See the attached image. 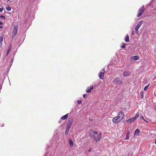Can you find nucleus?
Listing matches in <instances>:
<instances>
[{
    "instance_id": "1",
    "label": "nucleus",
    "mask_w": 156,
    "mask_h": 156,
    "mask_svg": "<svg viewBox=\"0 0 156 156\" xmlns=\"http://www.w3.org/2000/svg\"><path fill=\"white\" fill-rule=\"evenodd\" d=\"M89 135L93 140L98 141L101 139L102 136V133L101 132L98 133L97 132L90 130L88 132Z\"/></svg>"
},
{
    "instance_id": "2",
    "label": "nucleus",
    "mask_w": 156,
    "mask_h": 156,
    "mask_svg": "<svg viewBox=\"0 0 156 156\" xmlns=\"http://www.w3.org/2000/svg\"><path fill=\"white\" fill-rule=\"evenodd\" d=\"M139 116V113H138L136 114L135 117L133 118L129 119L127 120V121L129 123H131L132 122H134L136 120Z\"/></svg>"
},
{
    "instance_id": "3",
    "label": "nucleus",
    "mask_w": 156,
    "mask_h": 156,
    "mask_svg": "<svg viewBox=\"0 0 156 156\" xmlns=\"http://www.w3.org/2000/svg\"><path fill=\"white\" fill-rule=\"evenodd\" d=\"M145 11L144 6H143L138 10L139 13L137 15V17H140Z\"/></svg>"
},
{
    "instance_id": "4",
    "label": "nucleus",
    "mask_w": 156,
    "mask_h": 156,
    "mask_svg": "<svg viewBox=\"0 0 156 156\" xmlns=\"http://www.w3.org/2000/svg\"><path fill=\"white\" fill-rule=\"evenodd\" d=\"M18 27L17 26H14L12 34L13 37L16 36L17 32Z\"/></svg>"
},
{
    "instance_id": "5",
    "label": "nucleus",
    "mask_w": 156,
    "mask_h": 156,
    "mask_svg": "<svg viewBox=\"0 0 156 156\" xmlns=\"http://www.w3.org/2000/svg\"><path fill=\"white\" fill-rule=\"evenodd\" d=\"M113 82L114 83H117L118 84H121L122 82L120 78L119 77H115L113 80Z\"/></svg>"
},
{
    "instance_id": "6",
    "label": "nucleus",
    "mask_w": 156,
    "mask_h": 156,
    "mask_svg": "<svg viewBox=\"0 0 156 156\" xmlns=\"http://www.w3.org/2000/svg\"><path fill=\"white\" fill-rule=\"evenodd\" d=\"M124 117V114L121 112H119L118 115L116 117H117V118L119 119H123Z\"/></svg>"
},
{
    "instance_id": "7",
    "label": "nucleus",
    "mask_w": 156,
    "mask_h": 156,
    "mask_svg": "<svg viewBox=\"0 0 156 156\" xmlns=\"http://www.w3.org/2000/svg\"><path fill=\"white\" fill-rule=\"evenodd\" d=\"M105 72V70L104 69L101 70L100 72V74L99 75V78L101 79H103L104 74Z\"/></svg>"
},
{
    "instance_id": "8",
    "label": "nucleus",
    "mask_w": 156,
    "mask_h": 156,
    "mask_svg": "<svg viewBox=\"0 0 156 156\" xmlns=\"http://www.w3.org/2000/svg\"><path fill=\"white\" fill-rule=\"evenodd\" d=\"M93 85H90V87H87V89L86 90V92L88 93H90L91 92L92 90L93 89Z\"/></svg>"
},
{
    "instance_id": "9",
    "label": "nucleus",
    "mask_w": 156,
    "mask_h": 156,
    "mask_svg": "<svg viewBox=\"0 0 156 156\" xmlns=\"http://www.w3.org/2000/svg\"><path fill=\"white\" fill-rule=\"evenodd\" d=\"M122 120V119H119L117 118V117H115L112 119L113 122L115 123H118L121 121Z\"/></svg>"
},
{
    "instance_id": "10",
    "label": "nucleus",
    "mask_w": 156,
    "mask_h": 156,
    "mask_svg": "<svg viewBox=\"0 0 156 156\" xmlns=\"http://www.w3.org/2000/svg\"><path fill=\"white\" fill-rule=\"evenodd\" d=\"M140 132V130L139 129H137L134 132V136H138Z\"/></svg>"
},
{
    "instance_id": "11",
    "label": "nucleus",
    "mask_w": 156,
    "mask_h": 156,
    "mask_svg": "<svg viewBox=\"0 0 156 156\" xmlns=\"http://www.w3.org/2000/svg\"><path fill=\"white\" fill-rule=\"evenodd\" d=\"M123 74L125 76H127L130 74V73L129 71H125L124 72Z\"/></svg>"
},
{
    "instance_id": "12",
    "label": "nucleus",
    "mask_w": 156,
    "mask_h": 156,
    "mask_svg": "<svg viewBox=\"0 0 156 156\" xmlns=\"http://www.w3.org/2000/svg\"><path fill=\"white\" fill-rule=\"evenodd\" d=\"M143 23V21L142 20H141V21H140L139 22V23H138V24H137V26H136V27L139 29L140 28V26Z\"/></svg>"
},
{
    "instance_id": "13",
    "label": "nucleus",
    "mask_w": 156,
    "mask_h": 156,
    "mask_svg": "<svg viewBox=\"0 0 156 156\" xmlns=\"http://www.w3.org/2000/svg\"><path fill=\"white\" fill-rule=\"evenodd\" d=\"M132 58L135 60H137L139 59V55H136L132 57Z\"/></svg>"
},
{
    "instance_id": "14",
    "label": "nucleus",
    "mask_w": 156,
    "mask_h": 156,
    "mask_svg": "<svg viewBox=\"0 0 156 156\" xmlns=\"http://www.w3.org/2000/svg\"><path fill=\"white\" fill-rule=\"evenodd\" d=\"M68 116V114H67L66 115L62 116L61 119L62 120L66 119H67Z\"/></svg>"
},
{
    "instance_id": "15",
    "label": "nucleus",
    "mask_w": 156,
    "mask_h": 156,
    "mask_svg": "<svg viewBox=\"0 0 156 156\" xmlns=\"http://www.w3.org/2000/svg\"><path fill=\"white\" fill-rule=\"evenodd\" d=\"M69 144L71 147H73V142L71 139H70L69 140Z\"/></svg>"
},
{
    "instance_id": "16",
    "label": "nucleus",
    "mask_w": 156,
    "mask_h": 156,
    "mask_svg": "<svg viewBox=\"0 0 156 156\" xmlns=\"http://www.w3.org/2000/svg\"><path fill=\"white\" fill-rule=\"evenodd\" d=\"M125 41L127 42H129V35L127 34L126 36V38L125 39Z\"/></svg>"
},
{
    "instance_id": "17",
    "label": "nucleus",
    "mask_w": 156,
    "mask_h": 156,
    "mask_svg": "<svg viewBox=\"0 0 156 156\" xmlns=\"http://www.w3.org/2000/svg\"><path fill=\"white\" fill-rule=\"evenodd\" d=\"M11 45H9L8 48V50L7 51V55H8V54L9 53V52H10L11 50Z\"/></svg>"
},
{
    "instance_id": "18",
    "label": "nucleus",
    "mask_w": 156,
    "mask_h": 156,
    "mask_svg": "<svg viewBox=\"0 0 156 156\" xmlns=\"http://www.w3.org/2000/svg\"><path fill=\"white\" fill-rule=\"evenodd\" d=\"M3 40V36H0V47H1L2 44V42Z\"/></svg>"
},
{
    "instance_id": "19",
    "label": "nucleus",
    "mask_w": 156,
    "mask_h": 156,
    "mask_svg": "<svg viewBox=\"0 0 156 156\" xmlns=\"http://www.w3.org/2000/svg\"><path fill=\"white\" fill-rule=\"evenodd\" d=\"M73 119H70L69 120V121H68V124H70V125H72V124L73 123Z\"/></svg>"
},
{
    "instance_id": "20",
    "label": "nucleus",
    "mask_w": 156,
    "mask_h": 156,
    "mask_svg": "<svg viewBox=\"0 0 156 156\" xmlns=\"http://www.w3.org/2000/svg\"><path fill=\"white\" fill-rule=\"evenodd\" d=\"M69 129H67V128H66V129L65 132V134L66 135H67L68 134V132L69 131Z\"/></svg>"
},
{
    "instance_id": "21",
    "label": "nucleus",
    "mask_w": 156,
    "mask_h": 156,
    "mask_svg": "<svg viewBox=\"0 0 156 156\" xmlns=\"http://www.w3.org/2000/svg\"><path fill=\"white\" fill-rule=\"evenodd\" d=\"M129 133L128 132L127 134L126 135V137L125 138V140H127L129 139Z\"/></svg>"
},
{
    "instance_id": "22",
    "label": "nucleus",
    "mask_w": 156,
    "mask_h": 156,
    "mask_svg": "<svg viewBox=\"0 0 156 156\" xmlns=\"http://www.w3.org/2000/svg\"><path fill=\"white\" fill-rule=\"evenodd\" d=\"M71 125L70 124H67L66 125V128L69 129H70Z\"/></svg>"
},
{
    "instance_id": "23",
    "label": "nucleus",
    "mask_w": 156,
    "mask_h": 156,
    "mask_svg": "<svg viewBox=\"0 0 156 156\" xmlns=\"http://www.w3.org/2000/svg\"><path fill=\"white\" fill-rule=\"evenodd\" d=\"M6 9L7 11H10L11 10V8L9 6H7L6 7Z\"/></svg>"
},
{
    "instance_id": "24",
    "label": "nucleus",
    "mask_w": 156,
    "mask_h": 156,
    "mask_svg": "<svg viewBox=\"0 0 156 156\" xmlns=\"http://www.w3.org/2000/svg\"><path fill=\"white\" fill-rule=\"evenodd\" d=\"M150 85V84H149L148 85L145 86L144 88V90H147V88H148V86H149V85Z\"/></svg>"
},
{
    "instance_id": "25",
    "label": "nucleus",
    "mask_w": 156,
    "mask_h": 156,
    "mask_svg": "<svg viewBox=\"0 0 156 156\" xmlns=\"http://www.w3.org/2000/svg\"><path fill=\"white\" fill-rule=\"evenodd\" d=\"M126 44H122V46H121V47L122 48H125L126 46Z\"/></svg>"
},
{
    "instance_id": "26",
    "label": "nucleus",
    "mask_w": 156,
    "mask_h": 156,
    "mask_svg": "<svg viewBox=\"0 0 156 156\" xmlns=\"http://www.w3.org/2000/svg\"><path fill=\"white\" fill-rule=\"evenodd\" d=\"M140 119H143L144 121L147 122H147L144 119V117L143 116H141L140 117Z\"/></svg>"
},
{
    "instance_id": "27",
    "label": "nucleus",
    "mask_w": 156,
    "mask_h": 156,
    "mask_svg": "<svg viewBox=\"0 0 156 156\" xmlns=\"http://www.w3.org/2000/svg\"><path fill=\"white\" fill-rule=\"evenodd\" d=\"M138 29H139L138 28H136V27L135 28V31L136 32L137 34H138Z\"/></svg>"
},
{
    "instance_id": "28",
    "label": "nucleus",
    "mask_w": 156,
    "mask_h": 156,
    "mask_svg": "<svg viewBox=\"0 0 156 156\" xmlns=\"http://www.w3.org/2000/svg\"><path fill=\"white\" fill-rule=\"evenodd\" d=\"M0 18L3 20H5V17L3 16H1L0 17Z\"/></svg>"
},
{
    "instance_id": "29",
    "label": "nucleus",
    "mask_w": 156,
    "mask_h": 156,
    "mask_svg": "<svg viewBox=\"0 0 156 156\" xmlns=\"http://www.w3.org/2000/svg\"><path fill=\"white\" fill-rule=\"evenodd\" d=\"M77 102L79 105H80L81 104V101L80 100H79L77 101Z\"/></svg>"
},
{
    "instance_id": "30",
    "label": "nucleus",
    "mask_w": 156,
    "mask_h": 156,
    "mask_svg": "<svg viewBox=\"0 0 156 156\" xmlns=\"http://www.w3.org/2000/svg\"><path fill=\"white\" fill-rule=\"evenodd\" d=\"M3 8H1L0 9V12H2L3 10Z\"/></svg>"
},
{
    "instance_id": "31",
    "label": "nucleus",
    "mask_w": 156,
    "mask_h": 156,
    "mask_svg": "<svg viewBox=\"0 0 156 156\" xmlns=\"http://www.w3.org/2000/svg\"><path fill=\"white\" fill-rule=\"evenodd\" d=\"M83 98H85L86 96V94H83Z\"/></svg>"
},
{
    "instance_id": "32",
    "label": "nucleus",
    "mask_w": 156,
    "mask_h": 156,
    "mask_svg": "<svg viewBox=\"0 0 156 156\" xmlns=\"http://www.w3.org/2000/svg\"><path fill=\"white\" fill-rule=\"evenodd\" d=\"M134 34V31H133L132 32V35H133Z\"/></svg>"
},
{
    "instance_id": "33",
    "label": "nucleus",
    "mask_w": 156,
    "mask_h": 156,
    "mask_svg": "<svg viewBox=\"0 0 156 156\" xmlns=\"http://www.w3.org/2000/svg\"><path fill=\"white\" fill-rule=\"evenodd\" d=\"M2 24L3 23L2 22H0V25H2Z\"/></svg>"
},
{
    "instance_id": "34",
    "label": "nucleus",
    "mask_w": 156,
    "mask_h": 156,
    "mask_svg": "<svg viewBox=\"0 0 156 156\" xmlns=\"http://www.w3.org/2000/svg\"><path fill=\"white\" fill-rule=\"evenodd\" d=\"M141 96H142V97H141V98H143V95H141Z\"/></svg>"
},
{
    "instance_id": "35",
    "label": "nucleus",
    "mask_w": 156,
    "mask_h": 156,
    "mask_svg": "<svg viewBox=\"0 0 156 156\" xmlns=\"http://www.w3.org/2000/svg\"><path fill=\"white\" fill-rule=\"evenodd\" d=\"M154 143L155 144H156V140L155 141Z\"/></svg>"
},
{
    "instance_id": "36",
    "label": "nucleus",
    "mask_w": 156,
    "mask_h": 156,
    "mask_svg": "<svg viewBox=\"0 0 156 156\" xmlns=\"http://www.w3.org/2000/svg\"><path fill=\"white\" fill-rule=\"evenodd\" d=\"M2 28V27L0 26V28Z\"/></svg>"
},
{
    "instance_id": "37",
    "label": "nucleus",
    "mask_w": 156,
    "mask_h": 156,
    "mask_svg": "<svg viewBox=\"0 0 156 156\" xmlns=\"http://www.w3.org/2000/svg\"><path fill=\"white\" fill-rule=\"evenodd\" d=\"M90 150H91V149H90V150H89V151H90Z\"/></svg>"
},
{
    "instance_id": "38",
    "label": "nucleus",
    "mask_w": 156,
    "mask_h": 156,
    "mask_svg": "<svg viewBox=\"0 0 156 156\" xmlns=\"http://www.w3.org/2000/svg\"><path fill=\"white\" fill-rule=\"evenodd\" d=\"M8 1H10V0H7Z\"/></svg>"
},
{
    "instance_id": "39",
    "label": "nucleus",
    "mask_w": 156,
    "mask_h": 156,
    "mask_svg": "<svg viewBox=\"0 0 156 156\" xmlns=\"http://www.w3.org/2000/svg\"><path fill=\"white\" fill-rule=\"evenodd\" d=\"M156 111V108H155V109Z\"/></svg>"
}]
</instances>
